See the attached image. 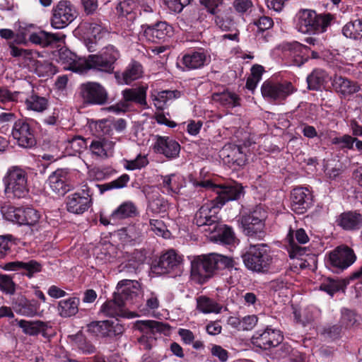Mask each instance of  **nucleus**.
Returning a JSON list of instances; mask_svg holds the SVG:
<instances>
[{"instance_id":"f257e3e1","label":"nucleus","mask_w":362,"mask_h":362,"mask_svg":"<svg viewBox=\"0 0 362 362\" xmlns=\"http://www.w3.org/2000/svg\"><path fill=\"white\" fill-rule=\"evenodd\" d=\"M137 281L128 279L120 281L117 284V293L113 300L104 303L101 308V312L109 317H123L134 318L139 317L135 312L128 311L125 307L127 304L132 303V300L138 296Z\"/></svg>"},{"instance_id":"f03ea898","label":"nucleus","mask_w":362,"mask_h":362,"mask_svg":"<svg viewBox=\"0 0 362 362\" xmlns=\"http://www.w3.org/2000/svg\"><path fill=\"white\" fill-rule=\"evenodd\" d=\"M332 16L330 14L317 15L310 9L300 10L296 16V28L304 34L324 33L330 25Z\"/></svg>"},{"instance_id":"7ed1b4c3","label":"nucleus","mask_w":362,"mask_h":362,"mask_svg":"<svg viewBox=\"0 0 362 362\" xmlns=\"http://www.w3.org/2000/svg\"><path fill=\"white\" fill-rule=\"evenodd\" d=\"M245 266L250 270L265 273L272 269L274 263L272 255L264 244L250 245L248 251L243 256Z\"/></svg>"},{"instance_id":"20e7f679","label":"nucleus","mask_w":362,"mask_h":362,"mask_svg":"<svg viewBox=\"0 0 362 362\" xmlns=\"http://www.w3.org/2000/svg\"><path fill=\"white\" fill-rule=\"evenodd\" d=\"M5 194L8 198H24L29 192L28 173L22 168H9L4 179Z\"/></svg>"},{"instance_id":"39448f33","label":"nucleus","mask_w":362,"mask_h":362,"mask_svg":"<svg viewBox=\"0 0 362 362\" xmlns=\"http://www.w3.org/2000/svg\"><path fill=\"white\" fill-rule=\"evenodd\" d=\"M266 218V211L261 206H257L252 211L243 214L238 223L247 236L261 239L264 235V221Z\"/></svg>"},{"instance_id":"423d86ee","label":"nucleus","mask_w":362,"mask_h":362,"mask_svg":"<svg viewBox=\"0 0 362 362\" xmlns=\"http://www.w3.org/2000/svg\"><path fill=\"white\" fill-rule=\"evenodd\" d=\"M197 185L211 189L216 194L214 202H216L220 208L227 202L238 199L243 194L242 186L238 183L230 185H220L212 183L210 180L199 182Z\"/></svg>"},{"instance_id":"0eeeda50","label":"nucleus","mask_w":362,"mask_h":362,"mask_svg":"<svg viewBox=\"0 0 362 362\" xmlns=\"http://www.w3.org/2000/svg\"><path fill=\"white\" fill-rule=\"evenodd\" d=\"M214 274L211 254L191 257V278L193 281L204 284Z\"/></svg>"},{"instance_id":"6e6552de","label":"nucleus","mask_w":362,"mask_h":362,"mask_svg":"<svg viewBox=\"0 0 362 362\" xmlns=\"http://www.w3.org/2000/svg\"><path fill=\"white\" fill-rule=\"evenodd\" d=\"M77 16L74 5L69 1H60L52 9L51 25L55 29H62L69 25Z\"/></svg>"},{"instance_id":"1a4fd4ad","label":"nucleus","mask_w":362,"mask_h":362,"mask_svg":"<svg viewBox=\"0 0 362 362\" xmlns=\"http://www.w3.org/2000/svg\"><path fill=\"white\" fill-rule=\"evenodd\" d=\"M92 205V192L90 188L83 185L81 192L68 195L66 198V206L69 212L82 214Z\"/></svg>"},{"instance_id":"9d476101","label":"nucleus","mask_w":362,"mask_h":362,"mask_svg":"<svg viewBox=\"0 0 362 362\" xmlns=\"http://www.w3.org/2000/svg\"><path fill=\"white\" fill-rule=\"evenodd\" d=\"M164 324L154 320H137L133 325V328L142 333L138 341L146 349H150L154 342L153 335L156 332L163 330Z\"/></svg>"},{"instance_id":"9b49d317","label":"nucleus","mask_w":362,"mask_h":362,"mask_svg":"<svg viewBox=\"0 0 362 362\" xmlns=\"http://www.w3.org/2000/svg\"><path fill=\"white\" fill-rule=\"evenodd\" d=\"M261 92L262 96L268 100L281 101L294 92V88L290 82L265 81L262 86Z\"/></svg>"},{"instance_id":"f8f14e48","label":"nucleus","mask_w":362,"mask_h":362,"mask_svg":"<svg viewBox=\"0 0 362 362\" xmlns=\"http://www.w3.org/2000/svg\"><path fill=\"white\" fill-rule=\"evenodd\" d=\"M219 209L220 206L214 201L205 203L196 212L194 218V223L198 226H209L216 229L217 214Z\"/></svg>"},{"instance_id":"ddd939ff","label":"nucleus","mask_w":362,"mask_h":362,"mask_svg":"<svg viewBox=\"0 0 362 362\" xmlns=\"http://www.w3.org/2000/svg\"><path fill=\"white\" fill-rule=\"evenodd\" d=\"M283 340L281 332L267 327L262 332L258 331L252 337V343L257 347L267 350L278 346Z\"/></svg>"},{"instance_id":"4468645a","label":"nucleus","mask_w":362,"mask_h":362,"mask_svg":"<svg viewBox=\"0 0 362 362\" xmlns=\"http://www.w3.org/2000/svg\"><path fill=\"white\" fill-rule=\"evenodd\" d=\"M356 259L354 250L347 246L341 245L329 253L328 262L333 267L342 271L354 264Z\"/></svg>"},{"instance_id":"2eb2a0df","label":"nucleus","mask_w":362,"mask_h":362,"mask_svg":"<svg viewBox=\"0 0 362 362\" xmlns=\"http://www.w3.org/2000/svg\"><path fill=\"white\" fill-rule=\"evenodd\" d=\"M81 94L83 100L88 103L103 105L107 99V93L98 83L88 82L81 86Z\"/></svg>"},{"instance_id":"dca6fc26","label":"nucleus","mask_w":362,"mask_h":362,"mask_svg":"<svg viewBox=\"0 0 362 362\" xmlns=\"http://www.w3.org/2000/svg\"><path fill=\"white\" fill-rule=\"evenodd\" d=\"M286 238L288 242V252L291 258H300L305 254L306 247L298 245V243L305 244L309 240L305 230L303 228L295 231L290 230Z\"/></svg>"},{"instance_id":"f3484780","label":"nucleus","mask_w":362,"mask_h":362,"mask_svg":"<svg viewBox=\"0 0 362 362\" xmlns=\"http://www.w3.org/2000/svg\"><path fill=\"white\" fill-rule=\"evenodd\" d=\"M12 136L21 147L30 148L35 144V139L30 125L23 121L18 120L14 123Z\"/></svg>"},{"instance_id":"a211bd4d","label":"nucleus","mask_w":362,"mask_h":362,"mask_svg":"<svg viewBox=\"0 0 362 362\" xmlns=\"http://www.w3.org/2000/svg\"><path fill=\"white\" fill-rule=\"evenodd\" d=\"M59 62L66 70L82 74L86 71V59L78 57L69 49H60Z\"/></svg>"},{"instance_id":"6ab92c4d","label":"nucleus","mask_w":362,"mask_h":362,"mask_svg":"<svg viewBox=\"0 0 362 362\" xmlns=\"http://www.w3.org/2000/svg\"><path fill=\"white\" fill-rule=\"evenodd\" d=\"M182 262L181 256L174 250H169L160 257L157 269L160 274L175 272L177 275L182 271Z\"/></svg>"},{"instance_id":"aec40b11","label":"nucleus","mask_w":362,"mask_h":362,"mask_svg":"<svg viewBox=\"0 0 362 362\" xmlns=\"http://www.w3.org/2000/svg\"><path fill=\"white\" fill-rule=\"evenodd\" d=\"M9 219L20 225H35L40 219L39 212L33 208H15L8 211Z\"/></svg>"},{"instance_id":"412c9836","label":"nucleus","mask_w":362,"mask_h":362,"mask_svg":"<svg viewBox=\"0 0 362 362\" xmlns=\"http://www.w3.org/2000/svg\"><path fill=\"white\" fill-rule=\"evenodd\" d=\"M173 34V27L166 22H159L152 26L148 25L144 31V35L146 40L156 43L165 40Z\"/></svg>"},{"instance_id":"4be33fe9","label":"nucleus","mask_w":362,"mask_h":362,"mask_svg":"<svg viewBox=\"0 0 362 362\" xmlns=\"http://www.w3.org/2000/svg\"><path fill=\"white\" fill-rule=\"evenodd\" d=\"M312 194L305 187H297L291 192V207L297 214H303L312 204Z\"/></svg>"},{"instance_id":"5701e85b","label":"nucleus","mask_w":362,"mask_h":362,"mask_svg":"<svg viewBox=\"0 0 362 362\" xmlns=\"http://www.w3.org/2000/svg\"><path fill=\"white\" fill-rule=\"evenodd\" d=\"M154 149L157 153L172 159L178 156L180 151V146L177 141L171 137L157 136Z\"/></svg>"},{"instance_id":"b1692460","label":"nucleus","mask_w":362,"mask_h":362,"mask_svg":"<svg viewBox=\"0 0 362 362\" xmlns=\"http://www.w3.org/2000/svg\"><path fill=\"white\" fill-rule=\"evenodd\" d=\"M68 181L67 171L64 169H58L49 176L47 182L53 192L58 195H64L70 190Z\"/></svg>"},{"instance_id":"393cba45","label":"nucleus","mask_w":362,"mask_h":362,"mask_svg":"<svg viewBox=\"0 0 362 362\" xmlns=\"http://www.w3.org/2000/svg\"><path fill=\"white\" fill-rule=\"evenodd\" d=\"M115 52L112 54L110 61H106V59L101 52L100 54H92L86 59V71L90 69L100 71L111 72L114 69L115 62Z\"/></svg>"},{"instance_id":"a878e982","label":"nucleus","mask_w":362,"mask_h":362,"mask_svg":"<svg viewBox=\"0 0 362 362\" xmlns=\"http://www.w3.org/2000/svg\"><path fill=\"white\" fill-rule=\"evenodd\" d=\"M210 59V56L204 50L199 49L185 54L182 62L187 69H197L209 64Z\"/></svg>"},{"instance_id":"bb28decb","label":"nucleus","mask_w":362,"mask_h":362,"mask_svg":"<svg viewBox=\"0 0 362 362\" xmlns=\"http://www.w3.org/2000/svg\"><path fill=\"white\" fill-rule=\"evenodd\" d=\"M337 225L346 230H357L362 228V215L356 211L341 214L337 221Z\"/></svg>"},{"instance_id":"cd10ccee","label":"nucleus","mask_w":362,"mask_h":362,"mask_svg":"<svg viewBox=\"0 0 362 362\" xmlns=\"http://www.w3.org/2000/svg\"><path fill=\"white\" fill-rule=\"evenodd\" d=\"M65 35L61 33H52L44 30L38 33H33L29 36V40L35 45L43 47H48L54 43L62 42L64 40Z\"/></svg>"},{"instance_id":"c85d7f7f","label":"nucleus","mask_w":362,"mask_h":362,"mask_svg":"<svg viewBox=\"0 0 362 362\" xmlns=\"http://www.w3.org/2000/svg\"><path fill=\"white\" fill-rule=\"evenodd\" d=\"M143 75L141 65L136 62H132L121 74L117 73L115 77L119 83L130 84L132 81L140 78Z\"/></svg>"},{"instance_id":"c756f323","label":"nucleus","mask_w":362,"mask_h":362,"mask_svg":"<svg viewBox=\"0 0 362 362\" xmlns=\"http://www.w3.org/2000/svg\"><path fill=\"white\" fill-rule=\"evenodd\" d=\"M17 323L25 334L30 336L37 335L40 333L45 336L47 329L50 327L48 323L40 320L28 321L21 320L17 321Z\"/></svg>"},{"instance_id":"7c9ffc66","label":"nucleus","mask_w":362,"mask_h":362,"mask_svg":"<svg viewBox=\"0 0 362 362\" xmlns=\"http://www.w3.org/2000/svg\"><path fill=\"white\" fill-rule=\"evenodd\" d=\"M138 214L137 208L132 202H125L120 204L110 215V220L114 223L135 216Z\"/></svg>"},{"instance_id":"2f4dec72","label":"nucleus","mask_w":362,"mask_h":362,"mask_svg":"<svg viewBox=\"0 0 362 362\" xmlns=\"http://www.w3.org/2000/svg\"><path fill=\"white\" fill-rule=\"evenodd\" d=\"M210 238L216 243L230 245L235 242V237L231 228L227 226H216V229L213 228Z\"/></svg>"},{"instance_id":"473e14b6","label":"nucleus","mask_w":362,"mask_h":362,"mask_svg":"<svg viewBox=\"0 0 362 362\" xmlns=\"http://www.w3.org/2000/svg\"><path fill=\"white\" fill-rule=\"evenodd\" d=\"M185 186V178L180 174L173 173L163 177V187L168 193L178 194Z\"/></svg>"},{"instance_id":"72a5a7b5","label":"nucleus","mask_w":362,"mask_h":362,"mask_svg":"<svg viewBox=\"0 0 362 362\" xmlns=\"http://www.w3.org/2000/svg\"><path fill=\"white\" fill-rule=\"evenodd\" d=\"M221 156L228 157V162H233L239 166L243 165L246 161V156L239 146H225L221 151Z\"/></svg>"},{"instance_id":"f704fd0d","label":"nucleus","mask_w":362,"mask_h":362,"mask_svg":"<svg viewBox=\"0 0 362 362\" xmlns=\"http://www.w3.org/2000/svg\"><path fill=\"white\" fill-rule=\"evenodd\" d=\"M79 303V298L76 297L60 300L57 306L59 315L63 317L75 315L78 311Z\"/></svg>"},{"instance_id":"c9c22d12","label":"nucleus","mask_w":362,"mask_h":362,"mask_svg":"<svg viewBox=\"0 0 362 362\" xmlns=\"http://www.w3.org/2000/svg\"><path fill=\"white\" fill-rule=\"evenodd\" d=\"M151 192H146V197L148 201V209L153 213L158 214L164 212L168 208V202L152 188Z\"/></svg>"},{"instance_id":"e433bc0d","label":"nucleus","mask_w":362,"mask_h":362,"mask_svg":"<svg viewBox=\"0 0 362 362\" xmlns=\"http://www.w3.org/2000/svg\"><path fill=\"white\" fill-rule=\"evenodd\" d=\"M114 146L113 141L103 139L93 140L90 145V149L93 154L105 158L112 154Z\"/></svg>"},{"instance_id":"4c0bfd02","label":"nucleus","mask_w":362,"mask_h":362,"mask_svg":"<svg viewBox=\"0 0 362 362\" xmlns=\"http://www.w3.org/2000/svg\"><path fill=\"white\" fill-rule=\"evenodd\" d=\"M332 85L337 92L344 96L353 94L359 90L357 83L342 76H335Z\"/></svg>"},{"instance_id":"58836bf2","label":"nucleus","mask_w":362,"mask_h":362,"mask_svg":"<svg viewBox=\"0 0 362 362\" xmlns=\"http://www.w3.org/2000/svg\"><path fill=\"white\" fill-rule=\"evenodd\" d=\"M147 87L141 86L136 88H128L122 91V95L127 102H135L141 105H146Z\"/></svg>"},{"instance_id":"ea45409f","label":"nucleus","mask_w":362,"mask_h":362,"mask_svg":"<svg viewBox=\"0 0 362 362\" xmlns=\"http://www.w3.org/2000/svg\"><path fill=\"white\" fill-rule=\"evenodd\" d=\"M329 79L327 74L322 69L314 70L307 78L308 88L311 90H320Z\"/></svg>"},{"instance_id":"a19ab883","label":"nucleus","mask_w":362,"mask_h":362,"mask_svg":"<svg viewBox=\"0 0 362 362\" xmlns=\"http://www.w3.org/2000/svg\"><path fill=\"white\" fill-rule=\"evenodd\" d=\"M180 95V92L177 90H163L152 94V98L156 107L163 110L168 102L178 98Z\"/></svg>"},{"instance_id":"79ce46f5","label":"nucleus","mask_w":362,"mask_h":362,"mask_svg":"<svg viewBox=\"0 0 362 362\" xmlns=\"http://www.w3.org/2000/svg\"><path fill=\"white\" fill-rule=\"evenodd\" d=\"M288 49L294 57V64L296 66H300L308 60V57L305 56L310 52V48L298 42H293L288 45Z\"/></svg>"},{"instance_id":"37998d69","label":"nucleus","mask_w":362,"mask_h":362,"mask_svg":"<svg viewBox=\"0 0 362 362\" xmlns=\"http://www.w3.org/2000/svg\"><path fill=\"white\" fill-rule=\"evenodd\" d=\"M40 308V305L35 300H28L23 298H21L20 303L14 307L18 314L27 317H33Z\"/></svg>"},{"instance_id":"c03bdc74","label":"nucleus","mask_w":362,"mask_h":362,"mask_svg":"<svg viewBox=\"0 0 362 362\" xmlns=\"http://www.w3.org/2000/svg\"><path fill=\"white\" fill-rule=\"evenodd\" d=\"M211 254L214 272L216 269H227L230 273L233 271L238 272V269L234 267V262L232 258L217 253Z\"/></svg>"},{"instance_id":"a18cd8bd","label":"nucleus","mask_w":362,"mask_h":362,"mask_svg":"<svg viewBox=\"0 0 362 362\" xmlns=\"http://www.w3.org/2000/svg\"><path fill=\"white\" fill-rule=\"evenodd\" d=\"M344 35L351 39H360L362 37V20L356 19L347 23L342 29Z\"/></svg>"},{"instance_id":"49530a36","label":"nucleus","mask_w":362,"mask_h":362,"mask_svg":"<svg viewBox=\"0 0 362 362\" xmlns=\"http://www.w3.org/2000/svg\"><path fill=\"white\" fill-rule=\"evenodd\" d=\"M197 308L203 313H219L222 307L214 300L201 296L197 300Z\"/></svg>"},{"instance_id":"de8ad7c7","label":"nucleus","mask_w":362,"mask_h":362,"mask_svg":"<svg viewBox=\"0 0 362 362\" xmlns=\"http://www.w3.org/2000/svg\"><path fill=\"white\" fill-rule=\"evenodd\" d=\"M320 311L315 307L310 306L305 308L302 312H294L296 320L305 326L311 323L319 316Z\"/></svg>"},{"instance_id":"09e8293b","label":"nucleus","mask_w":362,"mask_h":362,"mask_svg":"<svg viewBox=\"0 0 362 362\" xmlns=\"http://www.w3.org/2000/svg\"><path fill=\"white\" fill-rule=\"evenodd\" d=\"M111 127H113L117 132H122L127 127V122L124 119H118L114 121H103L98 124V128L100 129L103 134H110Z\"/></svg>"},{"instance_id":"8fccbe9b","label":"nucleus","mask_w":362,"mask_h":362,"mask_svg":"<svg viewBox=\"0 0 362 362\" xmlns=\"http://www.w3.org/2000/svg\"><path fill=\"white\" fill-rule=\"evenodd\" d=\"M213 100L218 102L221 105L226 107H235L239 105L238 97L229 91H223L213 94Z\"/></svg>"},{"instance_id":"3c124183","label":"nucleus","mask_w":362,"mask_h":362,"mask_svg":"<svg viewBox=\"0 0 362 362\" xmlns=\"http://www.w3.org/2000/svg\"><path fill=\"white\" fill-rule=\"evenodd\" d=\"M25 105L28 110L41 112L47 109L48 101L45 97L32 95L26 99Z\"/></svg>"},{"instance_id":"603ef678","label":"nucleus","mask_w":362,"mask_h":362,"mask_svg":"<svg viewBox=\"0 0 362 362\" xmlns=\"http://www.w3.org/2000/svg\"><path fill=\"white\" fill-rule=\"evenodd\" d=\"M111 328L108 321L93 322L88 326L89 332L101 337L110 336Z\"/></svg>"},{"instance_id":"864d4df0","label":"nucleus","mask_w":362,"mask_h":362,"mask_svg":"<svg viewBox=\"0 0 362 362\" xmlns=\"http://www.w3.org/2000/svg\"><path fill=\"white\" fill-rule=\"evenodd\" d=\"M87 146L86 141L81 136H76L67 141L66 148L70 150V153L81 152Z\"/></svg>"},{"instance_id":"5fc2aeb1","label":"nucleus","mask_w":362,"mask_h":362,"mask_svg":"<svg viewBox=\"0 0 362 362\" xmlns=\"http://www.w3.org/2000/svg\"><path fill=\"white\" fill-rule=\"evenodd\" d=\"M159 305L158 296L155 293H151L150 296L146 299L145 307L140 308L139 312L142 315H148L151 312H153L158 308Z\"/></svg>"},{"instance_id":"6e6d98bb","label":"nucleus","mask_w":362,"mask_h":362,"mask_svg":"<svg viewBox=\"0 0 362 362\" xmlns=\"http://www.w3.org/2000/svg\"><path fill=\"white\" fill-rule=\"evenodd\" d=\"M0 37L2 39L10 40L14 39L12 42H16V45H25L26 40L23 35H21L18 34H15V33L8 28H1L0 29Z\"/></svg>"},{"instance_id":"4d7b16f0","label":"nucleus","mask_w":362,"mask_h":362,"mask_svg":"<svg viewBox=\"0 0 362 362\" xmlns=\"http://www.w3.org/2000/svg\"><path fill=\"white\" fill-rule=\"evenodd\" d=\"M342 287V283L339 281L331 279H326L321 285L320 290L325 291L329 296H332L336 292L339 291Z\"/></svg>"},{"instance_id":"13d9d810","label":"nucleus","mask_w":362,"mask_h":362,"mask_svg":"<svg viewBox=\"0 0 362 362\" xmlns=\"http://www.w3.org/2000/svg\"><path fill=\"white\" fill-rule=\"evenodd\" d=\"M355 138L351 136L345 134L342 136H336L332 139L331 142L332 144L337 145L341 148L352 149Z\"/></svg>"},{"instance_id":"bf43d9fd","label":"nucleus","mask_w":362,"mask_h":362,"mask_svg":"<svg viewBox=\"0 0 362 362\" xmlns=\"http://www.w3.org/2000/svg\"><path fill=\"white\" fill-rule=\"evenodd\" d=\"M88 30L90 36L95 41L104 37L108 34L107 30L98 23H90Z\"/></svg>"},{"instance_id":"052dcab7","label":"nucleus","mask_w":362,"mask_h":362,"mask_svg":"<svg viewBox=\"0 0 362 362\" xmlns=\"http://www.w3.org/2000/svg\"><path fill=\"white\" fill-rule=\"evenodd\" d=\"M231 13L230 9L226 11L224 16L223 13L217 15L215 18L216 24L223 30H229L233 25V21L230 16L228 15Z\"/></svg>"},{"instance_id":"680f3d73","label":"nucleus","mask_w":362,"mask_h":362,"mask_svg":"<svg viewBox=\"0 0 362 362\" xmlns=\"http://www.w3.org/2000/svg\"><path fill=\"white\" fill-rule=\"evenodd\" d=\"M0 290L8 294L15 291V284L12 279L6 274H0Z\"/></svg>"},{"instance_id":"e2e57ef3","label":"nucleus","mask_w":362,"mask_h":362,"mask_svg":"<svg viewBox=\"0 0 362 362\" xmlns=\"http://www.w3.org/2000/svg\"><path fill=\"white\" fill-rule=\"evenodd\" d=\"M22 269L26 272L25 275L31 278L35 274L38 273L42 269V265L35 260H30L28 262H23Z\"/></svg>"},{"instance_id":"0e129e2a","label":"nucleus","mask_w":362,"mask_h":362,"mask_svg":"<svg viewBox=\"0 0 362 362\" xmlns=\"http://www.w3.org/2000/svg\"><path fill=\"white\" fill-rule=\"evenodd\" d=\"M120 240L124 243H132L135 241L139 235L133 227L122 229L119 233Z\"/></svg>"},{"instance_id":"69168bd1","label":"nucleus","mask_w":362,"mask_h":362,"mask_svg":"<svg viewBox=\"0 0 362 362\" xmlns=\"http://www.w3.org/2000/svg\"><path fill=\"white\" fill-rule=\"evenodd\" d=\"M151 230L158 235L168 238L169 231L166 229L165 225L160 220L152 219L150 221Z\"/></svg>"},{"instance_id":"338daca9","label":"nucleus","mask_w":362,"mask_h":362,"mask_svg":"<svg viewBox=\"0 0 362 362\" xmlns=\"http://www.w3.org/2000/svg\"><path fill=\"white\" fill-rule=\"evenodd\" d=\"M357 322L356 315L354 312L348 309L341 310V323L346 327L354 325Z\"/></svg>"},{"instance_id":"774afa93","label":"nucleus","mask_w":362,"mask_h":362,"mask_svg":"<svg viewBox=\"0 0 362 362\" xmlns=\"http://www.w3.org/2000/svg\"><path fill=\"white\" fill-rule=\"evenodd\" d=\"M148 164V160L144 156H138L134 160L126 161L125 168L129 170L140 169Z\"/></svg>"}]
</instances>
